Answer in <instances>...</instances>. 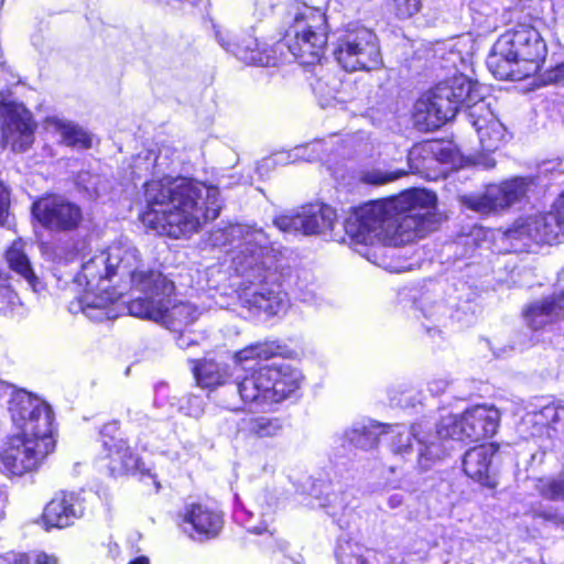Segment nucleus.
I'll use <instances>...</instances> for the list:
<instances>
[{
	"instance_id": "2",
	"label": "nucleus",
	"mask_w": 564,
	"mask_h": 564,
	"mask_svg": "<svg viewBox=\"0 0 564 564\" xmlns=\"http://www.w3.org/2000/svg\"><path fill=\"white\" fill-rule=\"evenodd\" d=\"M435 193L412 188L352 209L344 228L354 245L400 246L424 237L437 224Z\"/></svg>"
},
{
	"instance_id": "27",
	"label": "nucleus",
	"mask_w": 564,
	"mask_h": 564,
	"mask_svg": "<svg viewBox=\"0 0 564 564\" xmlns=\"http://www.w3.org/2000/svg\"><path fill=\"white\" fill-rule=\"evenodd\" d=\"M281 346L275 341L254 343L235 352L232 367L235 372L250 375L256 369L249 367L253 360H268L281 354Z\"/></svg>"
},
{
	"instance_id": "1",
	"label": "nucleus",
	"mask_w": 564,
	"mask_h": 564,
	"mask_svg": "<svg viewBox=\"0 0 564 564\" xmlns=\"http://www.w3.org/2000/svg\"><path fill=\"white\" fill-rule=\"evenodd\" d=\"M215 246H230L231 268L241 278L240 304L269 316L284 313L289 305L284 268L279 263L269 235L260 228L230 225L212 234Z\"/></svg>"
},
{
	"instance_id": "36",
	"label": "nucleus",
	"mask_w": 564,
	"mask_h": 564,
	"mask_svg": "<svg viewBox=\"0 0 564 564\" xmlns=\"http://www.w3.org/2000/svg\"><path fill=\"white\" fill-rule=\"evenodd\" d=\"M535 487L546 499L564 500V470L555 477L539 479Z\"/></svg>"
},
{
	"instance_id": "60",
	"label": "nucleus",
	"mask_w": 564,
	"mask_h": 564,
	"mask_svg": "<svg viewBox=\"0 0 564 564\" xmlns=\"http://www.w3.org/2000/svg\"><path fill=\"white\" fill-rule=\"evenodd\" d=\"M562 275L564 276V269H563Z\"/></svg>"
},
{
	"instance_id": "46",
	"label": "nucleus",
	"mask_w": 564,
	"mask_h": 564,
	"mask_svg": "<svg viewBox=\"0 0 564 564\" xmlns=\"http://www.w3.org/2000/svg\"><path fill=\"white\" fill-rule=\"evenodd\" d=\"M0 564H31V555L12 552L0 554Z\"/></svg>"
},
{
	"instance_id": "53",
	"label": "nucleus",
	"mask_w": 564,
	"mask_h": 564,
	"mask_svg": "<svg viewBox=\"0 0 564 564\" xmlns=\"http://www.w3.org/2000/svg\"><path fill=\"white\" fill-rule=\"evenodd\" d=\"M177 345L181 348H186L189 345V343L185 340L184 336H180V338L177 339Z\"/></svg>"
},
{
	"instance_id": "15",
	"label": "nucleus",
	"mask_w": 564,
	"mask_h": 564,
	"mask_svg": "<svg viewBox=\"0 0 564 564\" xmlns=\"http://www.w3.org/2000/svg\"><path fill=\"white\" fill-rule=\"evenodd\" d=\"M0 139L14 151H25L33 142L31 113L22 106L0 107Z\"/></svg>"
},
{
	"instance_id": "5",
	"label": "nucleus",
	"mask_w": 564,
	"mask_h": 564,
	"mask_svg": "<svg viewBox=\"0 0 564 564\" xmlns=\"http://www.w3.org/2000/svg\"><path fill=\"white\" fill-rule=\"evenodd\" d=\"M284 24L286 29L282 43L268 45L259 43L253 35H245L237 43L220 44L249 65L275 66L281 59L283 47H288L302 65L318 63L327 44L328 26L325 13L318 8L294 0L288 4Z\"/></svg>"
},
{
	"instance_id": "38",
	"label": "nucleus",
	"mask_w": 564,
	"mask_h": 564,
	"mask_svg": "<svg viewBox=\"0 0 564 564\" xmlns=\"http://www.w3.org/2000/svg\"><path fill=\"white\" fill-rule=\"evenodd\" d=\"M434 145L432 142H424L412 147L408 154V161L414 172H421L426 166L425 161L430 160V155L434 153Z\"/></svg>"
},
{
	"instance_id": "44",
	"label": "nucleus",
	"mask_w": 564,
	"mask_h": 564,
	"mask_svg": "<svg viewBox=\"0 0 564 564\" xmlns=\"http://www.w3.org/2000/svg\"><path fill=\"white\" fill-rule=\"evenodd\" d=\"M449 382L451 381L447 377H434L427 382V389L433 395H438L446 391Z\"/></svg>"
},
{
	"instance_id": "21",
	"label": "nucleus",
	"mask_w": 564,
	"mask_h": 564,
	"mask_svg": "<svg viewBox=\"0 0 564 564\" xmlns=\"http://www.w3.org/2000/svg\"><path fill=\"white\" fill-rule=\"evenodd\" d=\"M45 129L58 137L59 143L76 149L87 150L93 145V135L77 122L64 117L51 116L44 121Z\"/></svg>"
},
{
	"instance_id": "19",
	"label": "nucleus",
	"mask_w": 564,
	"mask_h": 564,
	"mask_svg": "<svg viewBox=\"0 0 564 564\" xmlns=\"http://www.w3.org/2000/svg\"><path fill=\"white\" fill-rule=\"evenodd\" d=\"M117 429L116 424L106 425L101 432L102 443L108 452L110 458V469L112 473H140L142 476H148L153 479L155 488H160V484L156 481L155 476L149 468H145L144 464L140 462L138 456L128 446L127 442L122 438L109 437L106 440L107 432H112Z\"/></svg>"
},
{
	"instance_id": "41",
	"label": "nucleus",
	"mask_w": 564,
	"mask_h": 564,
	"mask_svg": "<svg viewBox=\"0 0 564 564\" xmlns=\"http://www.w3.org/2000/svg\"><path fill=\"white\" fill-rule=\"evenodd\" d=\"M404 175L403 171L384 172L381 170H371L362 174L361 181L371 185H382L392 182Z\"/></svg>"
},
{
	"instance_id": "26",
	"label": "nucleus",
	"mask_w": 564,
	"mask_h": 564,
	"mask_svg": "<svg viewBox=\"0 0 564 564\" xmlns=\"http://www.w3.org/2000/svg\"><path fill=\"white\" fill-rule=\"evenodd\" d=\"M329 149L325 141L316 140L302 147L295 148L292 152L276 153L261 161L258 171L262 174V170H268L275 164H288L299 159L305 161L323 160L328 155Z\"/></svg>"
},
{
	"instance_id": "35",
	"label": "nucleus",
	"mask_w": 564,
	"mask_h": 564,
	"mask_svg": "<svg viewBox=\"0 0 564 564\" xmlns=\"http://www.w3.org/2000/svg\"><path fill=\"white\" fill-rule=\"evenodd\" d=\"M169 165L167 156L164 155L162 151H160L159 154H155L153 151H147L143 156L138 155L134 159L132 174L137 177H141L143 170H151L153 176H160L167 170Z\"/></svg>"
},
{
	"instance_id": "22",
	"label": "nucleus",
	"mask_w": 564,
	"mask_h": 564,
	"mask_svg": "<svg viewBox=\"0 0 564 564\" xmlns=\"http://www.w3.org/2000/svg\"><path fill=\"white\" fill-rule=\"evenodd\" d=\"M301 217L303 220V235H323L334 240L337 239L334 229L338 225V219L337 213L333 207L328 205H311L303 207Z\"/></svg>"
},
{
	"instance_id": "8",
	"label": "nucleus",
	"mask_w": 564,
	"mask_h": 564,
	"mask_svg": "<svg viewBox=\"0 0 564 564\" xmlns=\"http://www.w3.org/2000/svg\"><path fill=\"white\" fill-rule=\"evenodd\" d=\"M546 55V45L538 30L518 24L499 36L487 58V66L498 79L517 80L531 70Z\"/></svg>"
},
{
	"instance_id": "4",
	"label": "nucleus",
	"mask_w": 564,
	"mask_h": 564,
	"mask_svg": "<svg viewBox=\"0 0 564 564\" xmlns=\"http://www.w3.org/2000/svg\"><path fill=\"white\" fill-rule=\"evenodd\" d=\"M460 108H465L481 149L486 152L499 149L506 128L495 115L491 101L482 95L481 86L465 75L443 80L422 96L415 104V119L434 129L452 120Z\"/></svg>"
},
{
	"instance_id": "23",
	"label": "nucleus",
	"mask_w": 564,
	"mask_h": 564,
	"mask_svg": "<svg viewBox=\"0 0 564 564\" xmlns=\"http://www.w3.org/2000/svg\"><path fill=\"white\" fill-rule=\"evenodd\" d=\"M528 325L540 329L564 316V289L532 303L525 311Z\"/></svg>"
},
{
	"instance_id": "40",
	"label": "nucleus",
	"mask_w": 564,
	"mask_h": 564,
	"mask_svg": "<svg viewBox=\"0 0 564 564\" xmlns=\"http://www.w3.org/2000/svg\"><path fill=\"white\" fill-rule=\"evenodd\" d=\"M274 225L284 232H302L303 220L301 212L278 216Z\"/></svg>"
},
{
	"instance_id": "32",
	"label": "nucleus",
	"mask_w": 564,
	"mask_h": 564,
	"mask_svg": "<svg viewBox=\"0 0 564 564\" xmlns=\"http://www.w3.org/2000/svg\"><path fill=\"white\" fill-rule=\"evenodd\" d=\"M283 424L279 417L250 416L241 420L239 431L254 437H274L282 432Z\"/></svg>"
},
{
	"instance_id": "13",
	"label": "nucleus",
	"mask_w": 564,
	"mask_h": 564,
	"mask_svg": "<svg viewBox=\"0 0 564 564\" xmlns=\"http://www.w3.org/2000/svg\"><path fill=\"white\" fill-rule=\"evenodd\" d=\"M563 234L564 192L549 213L520 218L505 235L509 240H519L523 246H529L530 242L551 245Z\"/></svg>"
},
{
	"instance_id": "39",
	"label": "nucleus",
	"mask_w": 564,
	"mask_h": 564,
	"mask_svg": "<svg viewBox=\"0 0 564 564\" xmlns=\"http://www.w3.org/2000/svg\"><path fill=\"white\" fill-rule=\"evenodd\" d=\"M420 310L423 316L434 324L442 323L444 319H446L449 313L448 308L443 303L429 301L427 299L421 300Z\"/></svg>"
},
{
	"instance_id": "57",
	"label": "nucleus",
	"mask_w": 564,
	"mask_h": 564,
	"mask_svg": "<svg viewBox=\"0 0 564 564\" xmlns=\"http://www.w3.org/2000/svg\"><path fill=\"white\" fill-rule=\"evenodd\" d=\"M486 166L487 167H491L494 166V162L491 160H488V162L486 163Z\"/></svg>"
},
{
	"instance_id": "14",
	"label": "nucleus",
	"mask_w": 564,
	"mask_h": 564,
	"mask_svg": "<svg viewBox=\"0 0 564 564\" xmlns=\"http://www.w3.org/2000/svg\"><path fill=\"white\" fill-rule=\"evenodd\" d=\"M9 412L17 433L54 435V413L51 406L25 390L12 392Z\"/></svg>"
},
{
	"instance_id": "59",
	"label": "nucleus",
	"mask_w": 564,
	"mask_h": 564,
	"mask_svg": "<svg viewBox=\"0 0 564 564\" xmlns=\"http://www.w3.org/2000/svg\"><path fill=\"white\" fill-rule=\"evenodd\" d=\"M297 288L302 290V284L300 282L297 283Z\"/></svg>"
},
{
	"instance_id": "29",
	"label": "nucleus",
	"mask_w": 564,
	"mask_h": 564,
	"mask_svg": "<svg viewBox=\"0 0 564 564\" xmlns=\"http://www.w3.org/2000/svg\"><path fill=\"white\" fill-rule=\"evenodd\" d=\"M383 429L384 426L372 421L354 423L345 432V438L352 446L368 451L377 446L379 435L383 433Z\"/></svg>"
},
{
	"instance_id": "20",
	"label": "nucleus",
	"mask_w": 564,
	"mask_h": 564,
	"mask_svg": "<svg viewBox=\"0 0 564 564\" xmlns=\"http://www.w3.org/2000/svg\"><path fill=\"white\" fill-rule=\"evenodd\" d=\"M497 452L498 446L492 443L468 449L463 457L465 474L481 485L495 487L496 482L491 476V464Z\"/></svg>"
},
{
	"instance_id": "11",
	"label": "nucleus",
	"mask_w": 564,
	"mask_h": 564,
	"mask_svg": "<svg viewBox=\"0 0 564 564\" xmlns=\"http://www.w3.org/2000/svg\"><path fill=\"white\" fill-rule=\"evenodd\" d=\"M54 448V435L14 433L7 437L0 459L8 473L21 477L36 471Z\"/></svg>"
},
{
	"instance_id": "54",
	"label": "nucleus",
	"mask_w": 564,
	"mask_h": 564,
	"mask_svg": "<svg viewBox=\"0 0 564 564\" xmlns=\"http://www.w3.org/2000/svg\"><path fill=\"white\" fill-rule=\"evenodd\" d=\"M225 406H226V408H228V409H230V410H232V411H237V410H239V409L241 408V406H240L239 404H237V403H227Z\"/></svg>"
},
{
	"instance_id": "52",
	"label": "nucleus",
	"mask_w": 564,
	"mask_h": 564,
	"mask_svg": "<svg viewBox=\"0 0 564 564\" xmlns=\"http://www.w3.org/2000/svg\"><path fill=\"white\" fill-rule=\"evenodd\" d=\"M325 85H326V86H329V84H328V83H325ZM323 86H324V80H323V79H318V80H317V83H316V85L314 86V89H315V90H317V91L323 93V90H324V87H323Z\"/></svg>"
},
{
	"instance_id": "3",
	"label": "nucleus",
	"mask_w": 564,
	"mask_h": 564,
	"mask_svg": "<svg viewBox=\"0 0 564 564\" xmlns=\"http://www.w3.org/2000/svg\"><path fill=\"white\" fill-rule=\"evenodd\" d=\"M144 200L143 224L175 239L198 231L216 219L223 207L218 187L165 175L144 183Z\"/></svg>"
},
{
	"instance_id": "34",
	"label": "nucleus",
	"mask_w": 564,
	"mask_h": 564,
	"mask_svg": "<svg viewBox=\"0 0 564 564\" xmlns=\"http://www.w3.org/2000/svg\"><path fill=\"white\" fill-rule=\"evenodd\" d=\"M336 557L338 564H372L375 553L359 543L345 541L338 545Z\"/></svg>"
},
{
	"instance_id": "42",
	"label": "nucleus",
	"mask_w": 564,
	"mask_h": 564,
	"mask_svg": "<svg viewBox=\"0 0 564 564\" xmlns=\"http://www.w3.org/2000/svg\"><path fill=\"white\" fill-rule=\"evenodd\" d=\"M421 0H393L395 15L400 19H408L420 11Z\"/></svg>"
},
{
	"instance_id": "56",
	"label": "nucleus",
	"mask_w": 564,
	"mask_h": 564,
	"mask_svg": "<svg viewBox=\"0 0 564 564\" xmlns=\"http://www.w3.org/2000/svg\"><path fill=\"white\" fill-rule=\"evenodd\" d=\"M333 82H334V83H333V85H332V87H330V90H329V91H333V90H336V89H337V83H336V80L334 79Z\"/></svg>"
},
{
	"instance_id": "47",
	"label": "nucleus",
	"mask_w": 564,
	"mask_h": 564,
	"mask_svg": "<svg viewBox=\"0 0 564 564\" xmlns=\"http://www.w3.org/2000/svg\"><path fill=\"white\" fill-rule=\"evenodd\" d=\"M31 563L33 564H59L58 557L43 551L31 554Z\"/></svg>"
},
{
	"instance_id": "43",
	"label": "nucleus",
	"mask_w": 564,
	"mask_h": 564,
	"mask_svg": "<svg viewBox=\"0 0 564 564\" xmlns=\"http://www.w3.org/2000/svg\"><path fill=\"white\" fill-rule=\"evenodd\" d=\"M289 550V544L285 541H279L278 542V551L275 552L276 560L282 562V564H301V555L294 554L289 555L286 554Z\"/></svg>"
},
{
	"instance_id": "30",
	"label": "nucleus",
	"mask_w": 564,
	"mask_h": 564,
	"mask_svg": "<svg viewBox=\"0 0 564 564\" xmlns=\"http://www.w3.org/2000/svg\"><path fill=\"white\" fill-rule=\"evenodd\" d=\"M495 195L500 198L502 208H508L511 205L520 202L530 188L533 186V178L531 177H512L500 184H492Z\"/></svg>"
},
{
	"instance_id": "45",
	"label": "nucleus",
	"mask_w": 564,
	"mask_h": 564,
	"mask_svg": "<svg viewBox=\"0 0 564 564\" xmlns=\"http://www.w3.org/2000/svg\"><path fill=\"white\" fill-rule=\"evenodd\" d=\"M9 217V193L0 182V225H4Z\"/></svg>"
},
{
	"instance_id": "25",
	"label": "nucleus",
	"mask_w": 564,
	"mask_h": 564,
	"mask_svg": "<svg viewBox=\"0 0 564 564\" xmlns=\"http://www.w3.org/2000/svg\"><path fill=\"white\" fill-rule=\"evenodd\" d=\"M467 440L476 442L494 435L499 424V411L494 406L476 405L465 411Z\"/></svg>"
},
{
	"instance_id": "16",
	"label": "nucleus",
	"mask_w": 564,
	"mask_h": 564,
	"mask_svg": "<svg viewBox=\"0 0 564 564\" xmlns=\"http://www.w3.org/2000/svg\"><path fill=\"white\" fill-rule=\"evenodd\" d=\"M180 518L182 531L196 541L218 536L224 525L223 514L204 503L186 505Z\"/></svg>"
},
{
	"instance_id": "9",
	"label": "nucleus",
	"mask_w": 564,
	"mask_h": 564,
	"mask_svg": "<svg viewBox=\"0 0 564 564\" xmlns=\"http://www.w3.org/2000/svg\"><path fill=\"white\" fill-rule=\"evenodd\" d=\"M144 281L139 290L143 295L127 305L130 315L159 323L174 332L193 324L199 317V308L192 303L172 302L174 283L161 272L150 270Z\"/></svg>"
},
{
	"instance_id": "7",
	"label": "nucleus",
	"mask_w": 564,
	"mask_h": 564,
	"mask_svg": "<svg viewBox=\"0 0 564 564\" xmlns=\"http://www.w3.org/2000/svg\"><path fill=\"white\" fill-rule=\"evenodd\" d=\"M193 371L203 388H216L232 379L240 401L257 406L286 400L300 389L303 380L302 372L285 361L272 362L250 375H241L235 372L230 365L203 359L196 362Z\"/></svg>"
},
{
	"instance_id": "10",
	"label": "nucleus",
	"mask_w": 564,
	"mask_h": 564,
	"mask_svg": "<svg viewBox=\"0 0 564 564\" xmlns=\"http://www.w3.org/2000/svg\"><path fill=\"white\" fill-rule=\"evenodd\" d=\"M333 55L346 72H370L382 64L379 40L375 32L360 25H350L337 37Z\"/></svg>"
},
{
	"instance_id": "50",
	"label": "nucleus",
	"mask_w": 564,
	"mask_h": 564,
	"mask_svg": "<svg viewBox=\"0 0 564 564\" xmlns=\"http://www.w3.org/2000/svg\"><path fill=\"white\" fill-rule=\"evenodd\" d=\"M553 79L556 83L564 84V63L556 66V68L553 70Z\"/></svg>"
},
{
	"instance_id": "6",
	"label": "nucleus",
	"mask_w": 564,
	"mask_h": 564,
	"mask_svg": "<svg viewBox=\"0 0 564 564\" xmlns=\"http://www.w3.org/2000/svg\"><path fill=\"white\" fill-rule=\"evenodd\" d=\"M149 271L132 241L127 238L115 241L107 250L86 260L75 276V282L85 286L79 299L82 312L95 322L116 318L113 305L121 292L110 288L112 276L128 278L131 288L139 291Z\"/></svg>"
},
{
	"instance_id": "55",
	"label": "nucleus",
	"mask_w": 564,
	"mask_h": 564,
	"mask_svg": "<svg viewBox=\"0 0 564 564\" xmlns=\"http://www.w3.org/2000/svg\"><path fill=\"white\" fill-rule=\"evenodd\" d=\"M402 467L401 465H398V464H392L389 469L392 474L397 473L398 470H400Z\"/></svg>"
},
{
	"instance_id": "37",
	"label": "nucleus",
	"mask_w": 564,
	"mask_h": 564,
	"mask_svg": "<svg viewBox=\"0 0 564 564\" xmlns=\"http://www.w3.org/2000/svg\"><path fill=\"white\" fill-rule=\"evenodd\" d=\"M235 517L243 523L247 531L256 534H261L265 531L273 534V531L269 530V525L273 520L272 512H262L261 521L259 523L253 522V514L251 512L246 511L245 509L236 510Z\"/></svg>"
},
{
	"instance_id": "12",
	"label": "nucleus",
	"mask_w": 564,
	"mask_h": 564,
	"mask_svg": "<svg viewBox=\"0 0 564 564\" xmlns=\"http://www.w3.org/2000/svg\"><path fill=\"white\" fill-rule=\"evenodd\" d=\"M427 422H417L411 427L403 424L390 425L383 433L390 435V451L395 458L405 460L412 455V438L419 444L417 464L422 470H427L436 460L446 455V448L441 443L431 441L427 434Z\"/></svg>"
},
{
	"instance_id": "49",
	"label": "nucleus",
	"mask_w": 564,
	"mask_h": 564,
	"mask_svg": "<svg viewBox=\"0 0 564 564\" xmlns=\"http://www.w3.org/2000/svg\"><path fill=\"white\" fill-rule=\"evenodd\" d=\"M412 393H413L412 390L404 391L402 393V397L400 399H398V404L401 406H413L414 401H413Z\"/></svg>"
},
{
	"instance_id": "17",
	"label": "nucleus",
	"mask_w": 564,
	"mask_h": 564,
	"mask_svg": "<svg viewBox=\"0 0 564 564\" xmlns=\"http://www.w3.org/2000/svg\"><path fill=\"white\" fill-rule=\"evenodd\" d=\"M32 212L45 227L57 230H72L83 218L82 210L76 204L55 196L37 200L33 204Z\"/></svg>"
},
{
	"instance_id": "18",
	"label": "nucleus",
	"mask_w": 564,
	"mask_h": 564,
	"mask_svg": "<svg viewBox=\"0 0 564 564\" xmlns=\"http://www.w3.org/2000/svg\"><path fill=\"white\" fill-rule=\"evenodd\" d=\"M85 512L84 498L73 491H59L44 508L42 520L46 529L67 528Z\"/></svg>"
},
{
	"instance_id": "58",
	"label": "nucleus",
	"mask_w": 564,
	"mask_h": 564,
	"mask_svg": "<svg viewBox=\"0 0 564 564\" xmlns=\"http://www.w3.org/2000/svg\"><path fill=\"white\" fill-rule=\"evenodd\" d=\"M544 517H545L546 519H549V520L553 519V516H552V514H545Z\"/></svg>"
},
{
	"instance_id": "48",
	"label": "nucleus",
	"mask_w": 564,
	"mask_h": 564,
	"mask_svg": "<svg viewBox=\"0 0 564 564\" xmlns=\"http://www.w3.org/2000/svg\"><path fill=\"white\" fill-rule=\"evenodd\" d=\"M404 502V496L402 494H392L388 497V506L390 509L400 508Z\"/></svg>"
},
{
	"instance_id": "31",
	"label": "nucleus",
	"mask_w": 564,
	"mask_h": 564,
	"mask_svg": "<svg viewBox=\"0 0 564 564\" xmlns=\"http://www.w3.org/2000/svg\"><path fill=\"white\" fill-rule=\"evenodd\" d=\"M24 247L25 243L21 239L13 241L6 252V260L12 271L22 276L33 290H36L39 280L33 272Z\"/></svg>"
},
{
	"instance_id": "28",
	"label": "nucleus",
	"mask_w": 564,
	"mask_h": 564,
	"mask_svg": "<svg viewBox=\"0 0 564 564\" xmlns=\"http://www.w3.org/2000/svg\"><path fill=\"white\" fill-rule=\"evenodd\" d=\"M466 419L465 412L458 414H447L441 419L436 425V432L432 433V426L427 422V434L431 441L441 443L446 449L443 440L466 441L467 430L465 427Z\"/></svg>"
},
{
	"instance_id": "33",
	"label": "nucleus",
	"mask_w": 564,
	"mask_h": 564,
	"mask_svg": "<svg viewBox=\"0 0 564 564\" xmlns=\"http://www.w3.org/2000/svg\"><path fill=\"white\" fill-rule=\"evenodd\" d=\"M500 198L494 193V185H489L485 193L465 195L460 198L462 204L470 210L480 215H488L494 212L503 209Z\"/></svg>"
},
{
	"instance_id": "24",
	"label": "nucleus",
	"mask_w": 564,
	"mask_h": 564,
	"mask_svg": "<svg viewBox=\"0 0 564 564\" xmlns=\"http://www.w3.org/2000/svg\"><path fill=\"white\" fill-rule=\"evenodd\" d=\"M524 422L533 427L532 435L553 437L564 432V404L552 402L539 410L529 412Z\"/></svg>"
},
{
	"instance_id": "51",
	"label": "nucleus",
	"mask_w": 564,
	"mask_h": 564,
	"mask_svg": "<svg viewBox=\"0 0 564 564\" xmlns=\"http://www.w3.org/2000/svg\"><path fill=\"white\" fill-rule=\"evenodd\" d=\"M129 564H150L149 558L145 556H139L131 561Z\"/></svg>"
}]
</instances>
